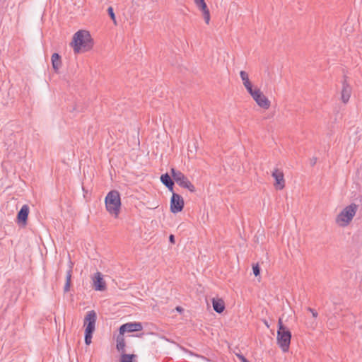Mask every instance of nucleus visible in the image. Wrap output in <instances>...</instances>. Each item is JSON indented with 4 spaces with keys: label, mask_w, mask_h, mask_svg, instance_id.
<instances>
[{
    "label": "nucleus",
    "mask_w": 362,
    "mask_h": 362,
    "mask_svg": "<svg viewBox=\"0 0 362 362\" xmlns=\"http://www.w3.org/2000/svg\"><path fill=\"white\" fill-rule=\"evenodd\" d=\"M71 45L75 54L85 52L92 49L93 40L88 31L81 30L74 35Z\"/></svg>",
    "instance_id": "obj_1"
},
{
    "label": "nucleus",
    "mask_w": 362,
    "mask_h": 362,
    "mask_svg": "<svg viewBox=\"0 0 362 362\" xmlns=\"http://www.w3.org/2000/svg\"><path fill=\"white\" fill-rule=\"evenodd\" d=\"M107 211L115 217H117L121 208L120 194L117 190H111L105 198Z\"/></svg>",
    "instance_id": "obj_2"
},
{
    "label": "nucleus",
    "mask_w": 362,
    "mask_h": 362,
    "mask_svg": "<svg viewBox=\"0 0 362 362\" xmlns=\"http://www.w3.org/2000/svg\"><path fill=\"white\" fill-rule=\"evenodd\" d=\"M291 339V332L286 326L283 324L282 320L280 318L278 321L277 329V344L281 349L283 352H287Z\"/></svg>",
    "instance_id": "obj_3"
},
{
    "label": "nucleus",
    "mask_w": 362,
    "mask_h": 362,
    "mask_svg": "<svg viewBox=\"0 0 362 362\" xmlns=\"http://www.w3.org/2000/svg\"><path fill=\"white\" fill-rule=\"evenodd\" d=\"M97 320V315L95 310L88 311L84 318V340L86 345L91 343L93 334L95 329V322Z\"/></svg>",
    "instance_id": "obj_4"
},
{
    "label": "nucleus",
    "mask_w": 362,
    "mask_h": 362,
    "mask_svg": "<svg viewBox=\"0 0 362 362\" xmlns=\"http://www.w3.org/2000/svg\"><path fill=\"white\" fill-rule=\"evenodd\" d=\"M358 206L356 204H351L346 206L337 216L336 222L341 226H347L355 216Z\"/></svg>",
    "instance_id": "obj_5"
},
{
    "label": "nucleus",
    "mask_w": 362,
    "mask_h": 362,
    "mask_svg": "<svg viewBox=\"0 0 362 362\" xmlns=\"http://www.w3.org/2000/svg\"><path fill=\"white\" fill-rule=\"evenodd\" d=\"M170 173L173 180L180 187L187 189L191 192H195L194 186L182 172L176 170L173 168L170 170Z\"/></svg>",
    "instance_id": "obj_6"
},
{
    "label": "nucleus",
    "mask_w": 362,
    "mask_h": 362,
    "mask_svg": "<svg viewBox=\"0 0 362 362\" xmlns=\"http://www.w3.org/2000/svg\"><path fill=\"white\" fill-rule=\"evenodd\" d=\"M248 93L260 107L265 110L269 108L270 101L259 88L252 89Z\"/></svg>",
    "instance_id": "obj_7"
},
{
    "label": "nucleus",
    "mask_w": 362,
    "mask_h": 362,
    "mask_svg": "<svg viewBox=\"0 0 362 362\" xmlns=\"http://www.w3.org/2000/svg\"><path fill=\"white\" fill-rule=\"evenodd\" d=\"M173 195L170 199V211L177 214L182 211L184 208V199L181 195L171 192Z\"/></svg>",
    "instance_id": "obj_8"
},
{
    "label": "nucleus",
    "mask_w": 362,
    "mask_h": 362,
    "mask_svg": "<svg viewBox=\"0 0 362 362\" xmlns=\"http://www.w3.org/2000/svg\"><path fill=\"white\" fill-rule=\"evenodd\" d=\"M143 329V325L141 322H127L122 325L119 327V332L121 334H124L125 332H139Z\"/></svg>",
    "instance_id": "obj_9"
},
{
    "label": "nucleus",
    "mask_w": 362,
    "mask_h": 362,
    "mask_svg": "<svg viewBox=\"0 0 362 362\" xmlns=\"http://www.w3.org/2000/svg\"><path fill=\"white\" fill-rule=\"evenodd\" d=\"M93 284L95 291H103L106 289V283L103 274L99 272H96L93 277Z\"/></svg>",
    "instance_id": "obj_10"
},
{
    "label": "nucleus",
    "mask_w": 362,
    "mask_h": 362,
    "mask_svg": "<svg viewBox=\"0 0 362 362\" xmlns=\"http://www.w3.org/2000/svg\"><path fill=\"white\" fill-rule=\"evenodd\" d=\"M197 8L202 12V16L206 24L210 21V12L204 0H194Z\"/></svg>",
    "instance_id": "obj_11"
},
{
    "label": "nucleus",
    "mask_w": 362,
    "mask_h": 362,
    "mask_svg": "<svg viewBox=\"0 0 362 362\" xmlns=\"http://www.w3.org/2000/svg\"><path fill=\"white\" fill-rule=\"evenodd\" d=\"M272 176L275 179L274 186L277 189H282L285 187V180L284 178V173L282 171L275 169Z\"/></svg>",
    "instance_id": "obj_12"
},
{
    "label": "nucleus",
    "mask_w": 362,
    "mask_h": 362,
    "mask_svg": "<svg viewBox=\"0 0 362 362\" xmlns=\"http://www.w3.org/2000/svg\"><path fill=\"white\" fill-rule=\"evenodd\" d=\"M351 87L347 83L345 76L344 80L342 81V89L341 92V98L344 103H346L349 100L351 94Z\"/></svg>",
    "instance_id": "obj_13"
},
{
    "label": "nucleus",
    "mask_w": 362,
    "mask_h": 362,
    "mask_svg": "<svg viewBox=\"0 0 362 362\" xmlns=\"http://www.w3.org/2000/svg\"><path fill=\"white\" fill-rule=\"evenodd\" d=\"M29 214V207L28 205H23L17 214V221L20 224L25 226Z\"/></svg>",
    "instance_id": "obj_14"
},
{
    "label": "nucleus",
    "mask_w": 362,
    "mask_h": 362,
    "mask_svg": "<svg viewBox=\"0 0 362 362\" xmlns=\"http://www.w3.org/2000/svg\"><path fill=\"white\" fill-rule=\"evenodd\" d=\"M161 182L170 191H173L174 180L168 173L163 174L160 176Z\"/></svg>",
    "instance_id": "obj_15"
},
{
    "label": "nucleus",
    "mask_w": 362,
    "mask_h": 362,
    "mask_svg": "<svg viewBox=\"0 0 362 362\" xmlns=\"http://www.w3.org/2000/svg\"><path fill=\"white\" fill-rule=\"evenodd\" d=\"M240 76L247 91L250 92L253 89V86L249 79L248 74L245 71H240Z\"/></svg>",
    "instance_id": "obj_16"
},
{
    "label": "nucleus",
    "mask_w": 362,
    "mask_h": 362,
    "mask_svg": "<svg viewBox=\"0 0 362 362\" xmlns=\"http://www.w3.org/2000/svg\"><path fill=\"white\" fill-rule=\"evenodd\" d=\"M51 61L53 69L56 73L58 72L62 66L61 56L58 53H54L52 55Z\"/></svg>",
    "instance_id": "obj_17"
},
{
    "label": "nucleus",
    "mask_w": 362,
    "mask_h": 362,
    "mask_svg": "<svg viewBox=\"0 0 362 362\" xmlns=\"http://www.w3.org/2000/svg\"><path fill=\"white\" fill-rule=\"evenodd\" d=\"M212 305L214 310L217 313H222L225 310V303L222 299H215L212 300Z\"/></svg>",
    "instance_id": "obj_18"
},
{
    "label": "nucleus",
    "mask_w": 362,
    "mask_h": 362,
    "mask_svg": "<svg viewBox=\"0 0 362 362\" xmlns=\"http://www.w3.org/2000/svg\"><path fill=\"white\" fill-rule=\"evenodd\" d=\"M117 345L116 348L118 351L122 352V354L125 352V341L124 338V334H121L120 333L117 337Z\"/></svg>",
    "instance_id": "obj_19"
},
{
    "label": "nucleus",
    "mask_w": 362,
    "mask_h": 362,
    "mask_svg": "<svg viewBox=\"0 0 362 362\" xmlns=\"http://www.w3.org/2000/svg\"><path fill=\"white\" fill-rule=\"evenodd\" d=\"M136 356L135 354H122L120 358V362H137L136 361Z\"/></svg>",
    "instance_id": "obj_20"
},
{
    "label": "nucleus",
    "mask_w": 362,
    "mask_h": 362,
    "mask_svg": "<svg viewBox=\"0 0 362 362\" xmlns=\"http://www.w3.org/2000/svg\"><path fill=\"white\" fill-rule=\"evenodd\" d=\"M71 273H72V270H71V268L66 272V283H65V285H64V293H66V292H68L70 290Z\"/></svg>",
    "instance_id": "obj_21"
},
{
    "label": "nucleus",
    "mask_w": 362,
    "mask_h": 362,
    "mask_svg": "<svg viewBox=\"0 0 362 362\" xmlns=\"http://www.w3.org/2000/svg\"><path fill=\"white\" fill-rule=\"evenodd\" d=\"M107 13H108L109 16L110 17V18L112 20L114 24L117 25L115 14L114 13V9L112 6L108 7Z\"/></svg>",
    "instance_id": "obj_22"
},
{
    "label": "nucleus",
    "mask_w": 362,
    "mask_h": 362,
    "mask_svg": "<svg viewBox=\"0 0 362 362\" xmlns=\"http://www.w3.org/2000/svg\"><path fill=\"white\" fill-rule=\"evenodd\" d=\"M252 271L255 276H257L260 274V267L258 264H253Z\"/></svg>",
    "instance_id": "obj_23"
},
{
    "label": "nucleus",
    "mask_w": 362,
    "mask_h": 362,
    "mask_svg": "<svg viewBox=\"0 0 362 362\" xmlns=\"http://www.w3.org/2000/svg\"><path fill=\"white\" fill-rule=\"evenodd\" d=\"M234 353L241 362H250L240 351Z\"/></svg>",
    "instance_id": "obj_24"
},
{
    "label": "nucleus",
    "mask_w": 362,
    "mask_h": 362,
    "mask_svg": "<svg viewBox=\"0 0 362 362\" xmlns=\"http://www.w3.org/2000/svg\"><path fill=\"white\" fill-rule=\"evenodd\" d=\"M307 310H308V311L311 313V314L314 318H316L317 317L318 314L315 310H314L311 308H308Z\"/></svg>",
    "instance_id": "obj_25"
},
{
    "label": "nucleus",
    "mask_w": 362,
    "mask_h": 362,
    "mask_svg": "<svg viewBox=\"0 0 362 362\" xmlns=\"http://www.w3.org/2000/svg\"><path fill=\"white\" fill-rule=\"evenodd\" d=\"M169 241H170V243L175 244V239L174 235H173V234L170 235V236H169Z\"/></svg>",
    "instance_id": "obj_26"
},
{
    "label": "nucleus",
    "mask_w": 362,
    "mask_h": 362,
    "mask_svg": "<svg viewBox=\"0 0 362 362\" xmlns=\"http://www.w3.org/2000/svg\"><path fill=\"white\" fill-rule=\"evenodd\" d=\"M316 161H317V158H313V159H311L310 160V165L311 166H314L316 163Z\"/></svg>",
    "instance_id": "obj_27"
},
{
    "label": "nucleus",
    "mask_w": 362,
    "mask_h": 362,
    "mask_svg": "<svg viewBox=\"0 0 362 362\" xmlns=\"http://www.w3.org/2000/svg\"><path fill=\"white\" fill-rule=\"evenodd\" d=\"M176 310H177L178 312H181L182 310H183V308H181V307H180V306H177V307L176 308Z\"/></svg>",
    "instance_id": "obj_28"
}]
</instances>
